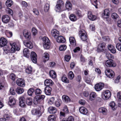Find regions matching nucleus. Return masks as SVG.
I'll list each match as a JSON object with an SVG mask.
<instances>
[{
    "label": "nucleus",
    "mask_w": 121,
    "mask_h": 121,
    "mask_svg": "<svg viewBox=\"0 0 121 121\" xmlns=\"http://www.w3.org/2000/svg\"><path fill=\"white\" fill-rule=\"evenodd\" d=\"M45 96L43 95L36 96L34 99V103L35 104H41L43 102Z\"/></svg>",
    "instance_id": "nucleus-1"
},
{
    "label": "nucleus",
    "mask_w": 121,
    "mask_h": 121,
    "mask_svg": "<svg viewBox=\"0 0 121 121\" xmlns=\"http://www.w3.org/2000/svg\"><path fill=\"white\" fill-rule=\"evenodd\" d=\"M43 46L46 49H48L50 47V41L48 38L47 37L44 36L42 38Z\"/></svg>",
    "instance_id": "nucleus-2"
},
{
    "label": "nucleus",
    "mask_w": 121,
    "mask_h": 121,
    "mask_svg": "<svg viewBox=\"0 0 121 121\" xmlns=\"http://www.w3.org/2000/svg\"><path fill=\"white\" fill-rule=\"evenodd\" d=\"M79 34L81 39L83 41H86L87 39L86 34L83 30H81L79 31Z\"/></svg>",
    "instance_id": "nucleus-3"
},
{
    "label": "nucleus",
    "mask_w": 121,
    "mask_h": 121,
    "mask_svg": "<svg viewBox=\"0 0 121 121\" xmlns=\"http://www.w3.org/2000/svg\"><path fill=\"white\" fill-rule=\"evenodd\" d=\"M105 73L106 75L108 77L112 78L115 75V73L111 69L107 68L105 69Z\"/></svg>",
    "instance_id": "nucleus-4"
},
{
    "label": "nucleus",
    "mask_w": 121,
    "mask_h": 121,
    "mask_svg": "<svg viewBox=\"0 0 121 121\" xmlns=\"http://www.w3.org/2000/svg\"><path fill=\"white\" fill-rule=\"evenodd\" d=\"M105 65L108 67H115L116 66V64L114 61L112 60H108L105 62Z\"/></svg>",
    "instance_id": "nucleus-5"
},
{
    "label": "nucleus",
    "mask_w": 121,
    "mask_h": 121,
    "mask_svg": "<svg viewBox=\"0 0 121 121\" xmlns=\"http://www.w3.org/2000/svg\"><path fill=\"white\" fill-rule=\"evenodd\" d=\"M10 47L11 48L10 49V52H14L16 51H18L20 49V48L17 46L15 43H13L12 44L10 43Z\"/></svg>",
    "instance_id": "nucleus-6"
},
{
    "label": "nucleus",
    "mask_w": 121,
    "mask_h": 121,
    "mask_svg": "<svg viewBox=\"0 0 121 121\" xmlns=\"http://www.w3.org/2000/svg\"><path fill=\"white\" fill-rule=\"evenodd\" d=\"M111 95V94L110 91L108 90H107L103 92L102 97L103 99H107L110 97Z\"/></svg>",
    "instance_id": "nucleus-7"
},
{
    "label": "nucleus",
    "mask_w": 121,
    "mask_h": 121,
    "mask_svg": "<svg viewBox=\"0 0 121 121\" xmlns=\"http://www.w3.org/2000/svg\"><path fill=\"white\" fill-rule=\"evenodd\" d=\"M104 43H101L98 45L97 48V51L98 52H100L104 51L105 46Z\"/></svg>",
    "instance_id": "nucleus-8"
},
{
    "label": "nucleus",
    "mask_w": 121,
    "mask_h": 121,
    "mask_svg": "<svg viewBox=\"0 0 121 121\" xmlns=\"http://www.w3.org/2000/svg\"><path fill=\"white\" fill-rule=\"evenodd\" d=\"M63 111L64 112H60V119L62 117H65V114H67L69 113V111L68 107L66 105H65L63 108Z\"/></svg>",
    "instance_id": "nucleus-9"
},
{
    "label": "nucleus",
    "mask_w": 121,
    "mask_h": 121,
    "mask_svg": "<svg viewBox=\"0 0 121 121\" xmlns=\"http://www.w3.org/2000/svg\"><path fill=\"white\" fill-rule=\"evenodd\" d=\"M104 84L100 82L96 84L95 86V88L97 91H99L101 90L104 87Z\"/></svg>",
    "instance_id": "nucleus-10"
},
{
    "label": "nucleus",
    "mask_w": 121,
    "mask_h": 121,
    "mask_svg": "<svg viewBox=\"0 0 121 121\" xmlns=\"http://www.w3.org/2000/svg\"><path fill=\"white\" fill-rule=\"evenodd\" d=\"M30 56L32 61L34 63H36L37 62V55L34 52H32L31 53Z\"/></svg>",
    "instance_id": "nucleus-11"
},
{
    "label": "nucleus",
    "mask_w": 121,
    "mask_h": 121,
    "mask_svg": "<svg viewBox=\"0 0 121 121\" xmlns=\"http://www.w3.org/2000/svg\"><path fill=\"white\" fill-rule=\"evenodd\" d=\"M24 37L27 39L29 40L31 38L30 33L26 30H24L23 32Z\"/></svg>",
    "instance_id": "nucleus-12"
},
{
    "label": "nucleus",
    "mask_w": 121,
    "mask_h": 121,
    "mask_svg": "<svg viewBox=\"0 0 121 121\" xmlns=\"http://www.w3.org/2000/svg\"><path fill=\"white\" fill-rule=\"evenodd\" d=\"M8 42L6 39L3 37L0 39V47H2L6 45Z\"/></svg>",
    "instance_id": "nucleus-13"
},
{
    "label": "nucleus",
    "mask_w": 121,
    "mask_h": 121,
    "mask_svg": "<svg viewBox=\"0 0 121 121\" xmlns=\"http://www.w3.org/2000/svg\"><path fill=\"white\" fill-rule=\"evenodd\" d=\"M16 83L20 86L24 87L25 86L24 80L22 79L19 78L17 79L16 81Z\"/></svg>",
    "instance_id": "nucleus-14"
},
{
    "label": "nucleus",
    "mask_w": 121,
    "mask_h": 121,
    "mask_svg": "<svg viewBox=\"0 0 121 121\" xmlns=\"http://www.w3.org/2000/svg\"><path fill=\"white\" fill-rule=\"evenodd\" d=\"M1 19L3 23H7L9 22L10 18L8 15H5L2 17Z\"/></svg>",
    "instance_id": "nucleus-15"
},
{
    "label": "nucleus",
    "mask_w": 121,
    "mask_h": 121,
    "mask_svg": "<svg viewBox=\"0 0 121 121\" xmlns=\"http://www.w3.org/2000/svg\"><path fill=\"white\" fill-rule=\"evenodd\" d=\"M23 43L26 47L29 48L31 49L33 47L32 43L30 41H24L23 42Z\"/></svg>",
    "instance_id": "nucleus-16"
},
{
    "label": "nucleus",
    "mask_w": 121,
    "mask_h": 121,
    "mask_svg": "<svg viewBox=\"0 0 121 121\" xmlns=\"http://www.w3.org/2000/svg\"><path fill=\"white\" fill-rule=\"evenodd\" d=\"M63 5V1L61 0H59L57 2V4L56 6V8L57 9L60 10Z\"/></svg>",
    "instance_id": "nucleus-17"
},
{
    "label": "nucleus",
    "mask_w": 121,
    "mask_h": 121,
    "mask_svg": "<svg viewBox=\"0 0 121 121\" xmlns=\"http://www.w3.org/2000/svg\"><path fill=\"white\" fill-rule=\"evenodd\" d=\"M52 36L56 38L59 35V32L55 29H52L51 31Z\"/></svg>",
    "instance_id": "nucleus-18"
},
{
    "label": "nucleus",
    "mask_w": 121,
    "mask_h": 121,
    "mask_svg": "<svg viewBox=\"0 0 121 121\" xmlns=\"http://www.w3.org/2000/svg\"><path fill=\"white\" fill-rule=\"evenodd\" d=\"M109 10L108 9H105L104 10V13L102 14V17L105 18H108L109 17Z\"/></svg>",
    "instance_id": "nucleus-19"
},
{
    "label": "nucleus",
    "mask_w": 121,
    "mask_h": 121,
    "mask_svg": "<svg viewBox=\"0 0 121 121\" xmlns=\"http://www.w3.org/2000/svg\"><path fill=\"white\" fill-rule=\"evenodd\" d=\"M31 112L32 115H36L39 116L41 115L40 111L38 109H33L32 110Z\"/></svg>",
    "instance_id": "nucleus-20"
},
{
    "label": "nucleus",
    "mask_w": 121,
    "mask_h": 121,
    "mask_svg": "<svg viewBox=\"0 0 121 121\" xmlns=\"http://www.w3.org/2000/svg\"><path fill=\"white\" fill-rule=\"evenodd\" d=\"M52 90V88L50 87L49 86H46L44 89L45 93L47 95H50Z\"/></svg>",
    "instance_id": "nucleus-21"
},
{
    "label": "nucleus",
    "mask_w": 121,
    "mask_h": 121,
    "mask_svg": "<svg viewBox=\"0 0 121 121\" xmlns=\"http://www.w3.org/2000/svg\"><path fill=\"white\" fill-rule=\"evenodd\" d=\"M109 50L112 53H115L116 52V50L115 47L111 45H108L107 46Z\"/></svg>",
    "instance_id": "nucleus-22"
},
{
    "label": "nucleus",
    "mask_w": 121,
    "mask_h": 121,
    "mask_svg": "<svg viewBox=\"0 0 121 121\" xmlns=\"http://www.w3.org/2000/svg\"><path fill=\"white\" fill-rule=\"evenodd\" d=\"M79 110L81 113L84 115L86 114L88 112L87 109L84 107H80L79 109Z\"/></svg>",
    "instance_id": "nucleus-23"
},
{
    "label": "nucleus",
    "mask_w": 121,
    "mask_h": 121,
    "mask_svg": "<svg viewBox=\"0 0 121 121\" xmlns=\"http://www.w3.org/2000/svg\"><path fill=\"white\" fill-rule=\"evenodd\" d=\"M48 111L50 113L54 114L56 112L57 110L55 107H50L49 108Z\"/></svg>",
    "instance_id": "nucleus-24"
},
{
    "label": "nucleus",
    "mask_w": 121,
    "mask_h": 121,
    "mask_svg": "<svg viewBox=\"0 0 121 121\" xmlns=\"http://www.w3.org/2000/svg\"><path fill=\"white\" fill-rule=\"evenodd\" d=\"M56 40L57 42L59 43H64L65 41V39L62 36H58L57 37Z\"/></svg>",
    "instance_id": "nucleus-25"
},
{
    "label": "nucleus",
    "mask_w": 121,
    "mask_h": 121,
    "mask_svg": "<svg viewBox=\"0 0 121 121\" xmlns=\"http://www.w3.org/2000/svg\"><path fill=\"white\" fill-rule=\"evenodd\" d=\"M23 54L25 56L29 58L30 55V52L29 50L27 48H25L23 50Z\"/></svg>",
    "instance_id": "nucleus-26"
},
{
    "label": "nucleus",
    "mask_w": 121,
    "mask_h": 121,
    "mask_svg": "<svg viewBox=\"0 0 121 121\" xmlns=\"http://www.w3.org/2000/svg\"><path fill=\"white\" fill-rule=\"evenodd\" d=\"M88 16L89 18L91 20L94 21L95 20L96 18V16L92 14L91 12H89L88 13Z\"/></svg>",
    "instance_id": "nucleus-27"
},
{
    "label": "nucleus",
    "mask_w": 121,
    "mask_h": 121,
    "mask_svg": "<svg viewBox=\"0 0 121 121\" xmlns=\"http://www.w3.org/2000/svg\"><path fill=\"white\" fill-rule=\"evenodd\" d=\"M53 83V82L50 79H46L44 81V84L46 86H52Z\"/></svg>",
    "instance_id": "nucleus-28"
},
{
    "label": "nucleus",
    "mask_w": 121,
    "mask_h": 121,
    "mask_svg": "<svg viewBox=\"0 0 121 121\" xmlns=\"http://www.w3.org/2000/svg\"><path fill=\"white\" fill-rule=\"evenodd\" d=\"M96 96V93L94 92H92L90 94L89 99L91 101L94 100Z\"/></svg>",
    "instance_id": "nucleus-29"
},
{
    "label": "nucleus",
    "mask_w": 121,
    "mask_h": 121,
    "mask_svg": "<svg viewBox=\"0 0 121 121\" xmlns=\"http://www.w3.org/2000/svg\"><path fill=\"white\" fill-rule=\"evenodd\" d=\"M63 101L67 103L70 102V99L68 96L66 95H64L62 96Z\"/></svg>",
    "instance_id": "nucleus-30"
},
{
    "label": "nucleus",
    "mask_w": 121,
    "mask_h": 121,
    "mask_svg": "<svg viewBox=\"0 0 121 121\" xmlns=\"http://www.w3.org/2000/svg\"><path fill=\"white\" fill-rule=\"evenodd\" d=\"M16 102V100L13 97H10L9 98V104L10 105H14Z\"/></svg>",
    "instance_id": "nucleus-31"
},
{
    "label": "nucleus",
    "mask_w": 121,
    "mask_h": 121,
    "mask_svg": "<svg viewBox=\"0 0 121 121\" xmlns=\"http://www.w3.org/2000/svg\"><path fill=\"white\" fill-rule=\"evenodd\" d=\"M65 7L67 9L71 10L72 8V4L69 1H67L65 4Z\"/></svg>",
    "instance_id": "nucleus-32"
},
{
    "label": "nucleus",
    "mask_w": 121,
    "mask_h": 121,
    "mask_svg": "<svg viewBox=\"0 0 121 121\" xmlns=\"http://www.w3.org/2000/svg\"><path fill=\"white\" fill-rule=\"evenodd\" d=\"M43 59L44 60L43 62H45L47 60L49 59V56L48 54L46 53H44L43 54Z\"/></svg>",
    "instance_id": "nucleus-33"
},
{
    "label": "nucleus",
    "mask_w": 121,
    "mask_h": 121,
    "mask_svg": "<svg viewBox=\"0 0 121 121\" xmlns=\"http://www.w3.org/2000/svg\"><path fill=\"white\" fill-rule=\"evenodd\" d=\"M33 103L32 99L31 98H27L26 99V103L28 105H32Z\"/></svg>",
    "instance_id": "nucleus-34"
},
{
    "label": "nucleus",
    "mask_w": 121,
    "mask_h": 121,
    "mask_svg": "<svg viewBox=\"0 0 121 121\" xmlns=\"http://www.w3.org/2000/svg\"><path fill=\"white\" fill-rule=\"evenodd\" d=\"M69 41L71 44L73 46H74L76 45V41L73 37H70L69 38Z\"/></svg>",
    "instance_id": "nucleus-35"
},
{
    "label": "nucleus",
    "mask_w": 121,
    "mask_h": 121,
    "mask_svg": "<svg viewBox=\"0 0 121 121\" xmlns=\"http://www.w3.org/2000/svg\"><path fill=\"white\" fill-rule=\"evenodd\" d=\"M99 112L100 113H102L103 114H106L107 112L106 109L104 108H101L98 110Z\"/></svg>",
    "instance_id": "nucleus-36"
},
{
    "label": "nucleus",
    "mask_w": 121,
    "mask_h": 121,
    "mask_svg": "<svg viewBox=\"0 0 121 121\" xmlns=\"http://www.w3.org/2000/svg\"><path fill=\"white\" fill-rule=\"evenodd\" d=\"M49 74L50 77L53 78H55L56 77V73L53 70H51Z\"/></svg>",
    "instance_id": "nucleus-37"
},
{
    "label": "nucleus",
    "mask_w": 121,
    "mask_h": 121,
    "mask_svg": "<svg viewBox=\"0 0 121 121\" xmlns=\"http://www.w3.org/2000/svg\"><path fill=\"white\" fill-rule=\"evenodd\" d=\"M70 19L73 22H75L77 20V17L76 15L74 14H71L69 17Z\"/></svg>",
    "instance_id": "nucleus-38"
},
{
    "label": "nucleus",
    "mask_w": 121,
    "mask_h": 121,
    "mask_svg": "<svg viewBox=\"0 0 121 121\" xmlns=\"http://www.w3.org/2000/svg\"><path fill=\"white\" fill-rule=\"evenodd\" d=\"M13 4L11 0H7L5 3L6 5L8 7H10Z\"/></svg>",
    "instance_id": "nucleus-39"
},
{
    "label": "nucleus",
    "mask_w": 121,
    "mask_h": 121,
    "mask_svg": "<svg viewBox=\"0 0 121 121\" xmlns=\"http://www.w3.org/2000/svg\"><path fill=\"white\" fill-rule=\"evenodd\" d=\"M16 91L17 94H20L23 92L24 90L22 88L20 87H18L16 89Z\"/></svg>",
    "instance_id": "nucleus-40"
},
{
    "label": "nucleus",
    "mask_w": 121,
    "mask_h": 121,
    "mask_svg": "<svg viewBox=\"0 0 121 121\" xmlns=\"http://www.w3.org/2000/svg\"><path fill=\"white\" fill-rule=\"evenodd\" d=\"M90 76H85L83 78L85 81L87 83L90 84L91 82V80L90 78Z\"/></svg>",
    "instance_id": "nucleus-41"
},
{
    "label": "nucleus",
    "mask_w": 121,
    "mask_h": 121,
    "mask_svg": "<svg viewBox=\"0 0 121 121\" xmlns=\"http://www.w3.org/2000/svg\"><path fill=\"white\" fill-rule=\"evenodd\" d=\"M109 105L113 110H115L116 108L115 103L113 101L111 102L109 104Z\"/></svg>",
    "instance_id": "nucleus-42"
},
{
    "label": "nucleus",
    "mask_w": 121,
    "mask_h": 121,
    "mask_svg": "<svg viewBox=\"0 0 121 121\" xmlns=\"http://www.w3.org/2000/svg\"><path fill=\"white\" fill-rule=\"evenodd\" d=\"M56 118L53 115H51L48 117V121H55Z\"/></svg>",
    "instance_id": "nucleus-43"
},
{
    "label": "nucleus",
    "mask_w": 121,
    "mask_h": 121,
    "mask_svg": "<svg viewBox=\"0 0 121 121\" xmlns=\"http://www.w3.org/2000/svg\"><path fill=\"white\" fill-rule=\"evenodd\" d=\"M74 77V74L72 72L70 71L68 74V78L71 80L73 79Z\"/></svg>",
    "instance_id": "nucleus-44"
},
{
    "label": "nucleus",
    "mask_w": 121,
    "mask_h": 121,
    "mask_svg": "<svg viewBox=\"0 0 121 121\" xmlns=\"http://www.w3.org/2000/svg\"><path fill=\"white\" fill-rule=\"evenodd\" d=\"M32 69L30 66L28 67L26 69V72L28 74H30L32 72Z\"/></svg>",
    "instance_id": "nucleus-45"
},
{
    "label": "nucleus",
    "mask_w": 121,
    "mask_h": 121,
    "mask_svg": "<svg viewBox=\"0 0 121 121\" xmlns=\"http://www.w3.org/2000/svg\"><path fill=\"white\" fill-rule=\"evenodd\" d=\"M62 81L65 83H69V81L68 79L65 76H63L61 79Z\"/></svg>",
    "instance_id": "nucleus-46"
},
{
    "label": "nucleus",
    "mask_w": 121,
    "mask_h": 121,
    "mask_svg": "<svg viewBox=\"0 0 121 121\" xmlns=\"http://www.w3.org/2000/svg\"><path fill=\"white\" fill-rule=\"evenodd\" d=\"M112 17L113 19H116L118 18L119 17L117 13H113L112 14Z\"/></svg>",
    "instance_id": "nucleus-47"
},
{
    "label": "nucleus",
    "mask_w": 121,
    "mask_h": 121,
    "mask_svg": "<svg viewBox=\"0 0 121 121\" xmlns=\"http://www.w3.org/2000/svg\"><path fill=\"white\" fill-rule=\"evenodd\" d=\"M49 8V5L48 3H46L44 7V10L45 12H47Z\"/></svg>",
    "instance_id": "nucleus-48"
},
{
    "label": "nucleus",
    "mask_w": 121,
    "mask_h": 121,
    "mask_svg": "<svg viewBox=\"0 0 121 121\" xmlns=\"http://www.w3.org/2000/svg\"><path fill=\"white\" fill-rule=\"evenodd\" d=\"M66 46L65 45H61L60 46L59 49L60 51H64L66 49Z\"/></svg>",
    "instance_id": "nucleus-49"
},
{
    "label": "nucleus",
    "mask_w": 121,
    "mask_h": 121,
    "mask_svg": "<svg viewBox=\"0 0 121 121\" xmlns=\"http://www.w3.org/2000/svg\"><path fill=\"white\" fill-rule=\"evenodd\" d=\"M75 14L79 17H82V15L81 11L79 10H76L75 12Z\"/></svg>",
    "instance_id": "nucleus-50"
},
{
    "label": "nucleus",
    "mask_w": 121,
    "mask_h": 121,
    "mask_svg": "<svg viewBox=\"0 0 121 121\" xmlns=\"http://www.w3.org/2000/svg\"><path fill=\"white\" fill-rule=\"evenodd\" d=\"M116 48L119 51L121 52V43H118L116 45Z\"/></svg>",
    "instance_id": "nucleus-51"
},
{
    "label": "nucleus",
    "mask_w": 121,
    "mask_h": 121,
    "mask_svg": "<svg viewBox=\"0 0 121 121\" xmlns=\"http://www.w3.org/2000/svg\"><path fill=\"white\" fill-rule=\"evenodd\" d=\"M61 103V100H58L56 101L55 102V104L56 106L58 107L60 105Z\"/></svg>",
    "instance_id": "nucleus-52"
},
{
    "label": "nucleus",
    "mask_w": 121,
    "mask_h": 121,
    "mask_svg": "<svg viewBox=\"0 0 121 121\" xmlns=\"http://www.w3.org/2000/svg\"><path fill=\"white\" fill-rule=\"evenodd\" d=\"M34 91V89L31 88L29 89L28 91V95L30 96H31L32 94Z\"/></svg>",
    "instance_id": "nucleus-53"
},
{
    "label": "nucleus",
    "mask_w": 121,
    "mask_h": 121,
    "mask_svg": "<svg viewBox=\"0 0 121 121\" xmlns=\"http://www.w3.org/2000/svg\"><path fill=\"white\" fill-rule=\"evenodd\" d=\"M55 100V98L53 97L51 98L49 100L48 103L49 104H52L54 102Z\"/></svg>",
    "instance_id": "nucleus-54"
},
{
    "label": "nucleus",
    "mask_w": 121,
    "mask_h": 121,
    "mask_svg": "<svg viewBox=\"0 0 121 121\" xmlns=\"http://www.w3.org/2000/svg\"><path fill=\"white\" fill-rule=\"evenodd\" d=\"M6 47H7V48H3V50L6 53H8L9 52H10V47H8L7 46H6Z\"/></svg>",
    "instance_id": "nucleus-55"
},
{
    "label": "nucleus",
    "mask_w": 121,
    "mask_h": 121,
    "mask_svg": "<svg viewBox=\"0 0 121 121\" xmlns=\"http://www.w3.org/2000/svg\"><path fill=\"white\" fill-rule=\"evenodd\" d=\"M7 12L11 15H12L13 14V12L12 10L9 8H7L6 9Z\"/></svg>",
    "instance_id": "nucleus-56"
},
{
    "label": "nucleus",
    "mask_w": 121,
    "mask_h": 121,
    "mask_svg": "<svg viewBox=\"0 0 121 121\" xmlns=\"http://www.w3.org/2000/svg\"><path fill=\"white\" fill-rule=\"evenodd\" d=\"M35 92L36 95L40 94L41 93L42 91L40 89L37 88L35 90Z\"/></svg>",
    "instance_id": "nucleus-57"
},
{
    "label": "nucleus",
    "mask_w": 121,
    "mask_h": 121,
    "mask_svg": "<svg viewBox=\"0 0 121 121\" xmlns=\"http://www.w3.org/2000/svg\"><path fill=\"white\" fill-rule=\"evenodd\" d=\"M32 31L34 35H35L37 34V31L36 29L34 27L32 28Z\"/></svg>",
    "instance_id": "nucleus-58"
},
{
    "label": "nucleus",
    "mask_w": 121,
    "mask_h": 121,
    "mask_svg": "<svg viewBox=\"0 0 121 121\" xmlns=\"http://www.w3.org/2000/svg\"><path fill=\"white\" fill-rule=\"evenodd\" d=\"M21 5L23 7H26L28 6L27 3L25 1H22L21 3Z\"/></svg>",
    "instance_id": "nucleus-59"
},
{
    "label": "nucleus",
    "mask_w": 121,
    "mask_h": 121,
    "mask_svg": "<svg viewBox=\"0 0 121 121\" xmlns=\"http://www.w3.org/2000/svg\"><path fill=\"white\" fill-rule=\"evenodd\" d=\"M106 57L108 59H109L110 58L112 59L113 58V56L110 53H107L106 54Z\"/></svg>",
    "instance_id": "nucleus-60"
},
{
    "label": "nucleus",
    "mask_w": 121,
    "mask_h": 121,
    "mask_svg": "<svg viewBox=\"0 0 121 121\" xmlns=\"http://www.w3.org/2000/svg\"><path fill=\"white\" fill-rule=\"evenodd\" d=\"M10 94L12 95H14L15 94V92L13 88H10Z\"/></svg>",
    "instance_id": "nucleus-61"
},
{
    "label": "nucleus",
    "mask_w": 121,
    "mask_h": 121,
    "mask_svg": "<svg viewBox=\"0 0 121 121\" xmlns=\"http://www.w3.org/2000/svg\"><path fill=\"white\" fill-rule=\"evenodd\" d=\"M121 79V76H118L117 77V78L115 80V83H118L120 81V80Z\"/></svg>",
    "instance_id": "nucleus-62"
},
{
    "label": "nucleus",
    "mask_w": 121,
    "mask_h": 121,
    "mask_svg": "<svg viewBox=\"0 0 121 121\" xmlns=\"http://www.w3.org/2000/svg\"><path fill=\"white\" fill-rule=\"evenodd\" d=\"M71 58L70 56L69 55H66L65 57V60L67 61H68Z\"/></svg>",
    "instance_id": "nucleus-63"
},
{
    "label": "nucleus",
    "mask_w": 121,
    "mask_h": 121,
    "mask_svg": "<svg viewBox=\"0 0 121 121\" xmlns=\"http://www.w3.org/2000/svg\"><path fill=\"white\" fill-rule=\"evenodd\" d=\"M10 77L11 79L14 80L15 79V76L14 74L12 73L10 75Z\"/></svg>",
    "instance_id": "nucleus-64"
}]
</instances>
